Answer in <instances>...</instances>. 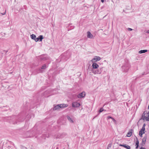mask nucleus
<instances>
[{
    "mask_svg": "<svg viewBox=\"0 0 149 149\" xmlns=\"http://www.w3.org/2000/svg\"><path fill=\"white\" fill-rule=\"evenodd\" d=\"M125 144H120L119 145V146H123V147H125Z\"/></svg>",
    "mask_w": 149,
    "mask_h": 149,
    "instance_id": "c85d7f7f",
    "label": "nucleus"
},
{
    "mask_svg": "<svg viewBox=\"0 0 149 149\" xmlns=\"http://www.w3.org/2000/svg\"><path fill=\"white\" fill-rule=\"evenodd\" d=\"M87 37L88 38H93V36L91 34V32L90 31H88L87 32Z\"/></svg>",
    "mask_w": 149,
    "mask_h": 149,
    "instance_id": "ddd939ff",
    "label": "nucleus"
},
{
    "mask_svg": "<svg viewBox=\"0 0 149 149\" xmlns=\"http://www.w3.org/2000/svg\"><path fill=\"white\" fill-rule=\"evenodd\" d=\"M136 140L135 142V144H136V148L137 149L138 148L139 146V141L138 139L136 138Z\"/></svg>",
    "mask_w": 149,
    "mask_h": 149,
    "instance_id": "dca6fc26",
    "label": "nucleus"
},
{
    "mask_svg": "<svg viewBox=\"0 0 149 149\" xmlns=\"http://www.w3.org/2000/svg\"><path fill=\"white\" fill-rule=\"evenodd\" d=\"M7 121L9 122L10 123L15 124L17 123V122L22 121L25 118V116L20 115L13 116L6 118Z\"/></svg>",
    "mask_w": 149,
    "mask_h": 149,
    "instance_id": "f257e3e1",
    "label": "nucleus"
},
{
    "mask_svg": "<svg viewBox=\"0 0 149 149\" xmlns=\"http://www.w3.org/2000/svg\"><path fill=\"white\" fill-rule=\"evenodd\" d=\"M6 10H5V12L3 13H2L1 14L3 15H5L6 14Z\"/></svg>",
    "mask_w": 149,
    "mask_h": 149,
    "instance_id": "72a5a7b5",
    "label": "nucleus"
},
{
    "mask_svg": "<svg viewBox=\"0 0 149 149\" xmlns=\"http://www.w3.org/2000/svg\"><path fill=\"white\" fill-rule=\"evenodd\" d=\"M107 149H109V148H107Z\"/></svg>",
    "mask_w": 149,
    "mask_h": 149,
    "instance_id": "c03bdc74",
    "label": "nucleus"
},
{
    "mask_svg": "<svg viewBox=\"0 0 149 149\" xmlns=\"http://www.w3.org/2000/svg\"><path fill=\"white\" fill-rule=\"evenodd\" d=\"M133 132V130L132 129L130 130L127 133L126 135V136L128 137H130L132 136Z\"/></svg>",
    "mask_w": 149,
    "mask_h": 149,
    "instance_id": "1a4fd4ad",
    "label": "nucleus"
},
{
    "mask_svg": "<svg viewBox=\"0 0 149 149\" xmlns=\"http://www.w3.org/2000/svg\"><path fill=\"white\" fill-rule=\"evenodd\" d=\"M145 126H146L145 124L144 123V124H143V125L142 127H145Z\"/></svg>",
    "mask_w": 149,
    "mask_h": 149,
    "instance_id": "e433bc0d",
    "label": "nucleus"
},
{
    "mask_svg": "<svg viewBox=\"0 0 149 149\" xmlns=\"http://www.w3.org/2000/svg\"><path fill=\"white\" fill-rule=\"evenodd\" d=\"M65 54H64V55H63H63H61V56H62L63 55L65 56Z\"/></svg>",
    "mask_w": 149,
    "mask_h": 149,
    "instance_id": "a19ab883",
    "label": "nucleus"
},
{
    "mask_svg": "<svg viewBox=\"0 0 149 149\" xmlns=\"http://www.w3.org/2000/svg\"><path fill=\"white\" fill-rule=\"evenodd\" d=\"M80 105V103L77 102H74L72 103V106L73 107H78Z\"/></svg>",
    "mask_w": 149,
    "mask_h": 149,
    "instance_id": "39448f33",
    "label": "nucleus"
},
{
    "mask_svg": "<svg viewBox=\"0 0 149 149\" xmlns=\"http://www.w3.org/2000/svg\"><path fill=\"white\" fill-rule=\"evenodd\" d=\"M104 109H103V108H101L99 110V113H101L102 112L104 111Z\"/></svg>",
    "mask_w": 149,
    "mask_h": 149,
    "instance_id": "b1692460",
    "label": "nucleus"
},
{
    "mask_svg": "<svg viewBox=\"0 0 149 149\" xmlns=\"http://www.w3.org/2000/svg\"><path fill=\"white\" fill-rule=\"evenodd\" d=\"M60 107V108H63L65 107H67L68 106V105L67 104H59Z\"/></svg>",
    "mask_w": 149,
    "mask_h": 149,
    "instance_id": "4468645a",
    "label": "nucleus"
},
{
    "mask_svg": "<svg viewBox=\"0 0 149 149\" xmlns=\"http://www.w3.org/2000/svg\"><path fill=\"white\" fill-rule=\"evenodd\" d=\"M129 31H132V29H131V28H128V29H127Z\"/></svg>",
    "mask_w": 149,
    "mask_h": 149,
    "instance_id": "2f4dec72",
    "label": "nucleus"
},
{
    "mask_svg": "<svg viewBox=\"0 0 149 149\" xmlns=\"http://www.w3.org/2000/svg\"><path fill=\"white\" fill-rule=\"evenodd\" d=\"M145 130V128L144 127H142L141 130L140 131H141L143 132H144V131Z\"/></svg>",
    "mask_w": 149,
    "mask_h": 149,
    "instance_id": "393cba45",
    "label": "nucleus"
},
{
    "mask_svg": "<svg viewBox=\"0 0 149 149\" xmlns=\"http://www.w3.org/2000/svg\"><path fill=\"white\" fill-rule=\"evenodd\" d=\"M93 68L92 69H97L99 67V65L96 63H93L92 65Z\"/></svg>",
    "mask_w": 149,
    "mask_h": 149,
    "instance_id": "9d476101",
    "label": "nucleus"
},
{
    "mask_svg": "<svg viewBox=\"0 0 149 149\" xmlns=\"http://www.w3.org/2000/svg\"><path fill=\"white\" fill-rule=\"evenodd\" d=\"M124 147L127 149H130V146H129L128 145H127L126 144H125V146Z\"/></svg>",
    "mask_w": 149,
    "mask_h": 149,
    "instance_id": "5701e85b",
    "label": "nucleus"
},
{
    "mask_svg": "<svg viewBox=\"0 0 149 149\" xmlns=\"http://www.w3.org/2000/svg\"><path fill=\"white\" fill-rule=\"evenodd\" d=\"M25 6H24V7H25Z\"/></svg>",
    "mask_w": 149,
    "mask_h": 149,
    "instance_id": "37998d69",
    "label": "nucleus"
},
{
    "mask_svg": "<svg viewBox=\"0 0 149 149\" xmlns=\"http://www.w3.org/2000/svg\"><path fill=\"white\" fill-rule=\"evenodd\" d=\"M67 118L69 122L71 123H73L74 121L72 118L70 117L69 116H67Z\"/></svg>",
    "mask_w": 149,
    "mask_h": 149,
    "instance_id": "9b49d317",
    "label": "nucleus"
},
{
    "mask_svg": "<svg viewBox=\"0 0 149 149\" xmlns=\"http://www.w3.org/2000/svg\"><path fill=\"white\" fill-rule=\"evenodd\" d=\"M30 37L32 39L34 40L36 38V36L34 34H32V35H31Z\"/></svg>",
    "mask_w": 149,
    "mask_h": 149,
    "instance_id": "a211bd4d",
    "label": "nucleus"
},
{
    "mask_svg": "<svg viewBox=\"0 0 149 149\" xmlns=\"http://www.w3.org/2000/svg\"><path fill=\"white\" fill-rule=\"evenodd\" d=\"M40 58L41 60H46L48 59V57L45 55L41 56Z\"/></svg>",
    "mask_w": 149,
    "mask_h": 149,
    "instance_id": "2eb2a0df",
    "label": "nucleus"
},
{
    "mask_svg": "<svg viewBox=\"0 0 149 149\" xmlns=\"http://www.w3.org/2000/svg\"><path fill=\"white\" fill-rule=\"evenodd\" d=\"M140 149H146V148L144 147H141Z\"/></svg>",
    "mask_w": 149,
    "mask_h": 149,
    "instance_id": "c9c22d12",
    "label": "nucleus"
},
{
    "mask_svg": "<svg viewBox=\"0 0 149 149\" xmlns=\"http://www.w3.org/2000/svg\"><path fill=\"white\" fill-rule=\"evenodd\" d=\"M47 68V66L46 64H44L40 68H38L35 70L34 72H35L34 74H36L39 73H42L43 72V70Z\"/></svg>",
    "mask_w": 149,
    "mask_h": 149,
    "instance_id": "f03ea898",
    "label": "nucleus"
},
{
    "mask_svg": "<svg viewBox=\"0 0 149 149\" xmlns=\"http://www.w3.org/2000/svg\"><path fill=\"white\" fill-rule=\"evenodd\" d=\"M13 145H14V144L12 142V143H11Z\"/></svg>",
    "mask_w": 149,
    "mask_h": 149,
    "instance_id": "ea45409f",
    "label": "nucleus"
},
{
    "mask_svg": "<svg viewBox=\"0 0 149 149\" xmlns=\"http://www.w3.org/2000/svg\"><path fill=\"white\" fill-rule=\"evenodd\" d=\"M44 135H45V137H49V135L48 134H45Z\"/></svg>",
    "mask_w": 149,
    "mask_h": 149,
    "instance_id": "a878e982",
    "label": "nucleus"
},
{
    "mask_svg": "<svg viewBox=\"0 0 149 149\" xmlns=\"http://www.w3.org/2000/svg\"><path fill=\"white\" fill-rule=\"evenodd\" d=\"M61 138V135H58L57 137H56V139H58V138Z\"/></svg>",
    "mask_w": 149,
    "mask_h": 149,
    "instance_id": "bb28decb",
    "label": "nucleus"
},
{
    "mask_svg": "<svg viewBox=\"0 0 149 149\" xmlns=\"http://www.w3.org/2000/svg\"><path fill=\"white\" fill-rule=\"evenodd\" d=\"M101 1L102 2H104V1L103 0H101Z\"/></svg>",
    "mask_w": 149,
    "mask_h": 149,
    "instance_id": "58836bf2",
    "label": "nucleus"
},
{
    "mask_svg": "<svg viewBox=\"0 0 149 149\" xmlns=\"http://www.w3.org/2000/svg\"><path fill=\"white\" fill-rule=\"evenodd\" d=\"M112 117L111 116H108L107 117V119H110Z\"/></svg>",
    "mask_w": 149,
    "mask_h": 149,
    "instance_id": "473e14b6",
    "label": "nucleus"
},
{
    "mask_svg": "<svg viewBox=\"0 0 149 149\" xmlns=\"http://www.w3.org/2000/svg\"><path fill=\"white\" fill-rule=\"evenodd\" d=\"M147 52V50L146 49L141 50L139 51V52L140 54H142L145 53Z\"/></svg>",
    "mask_w": 149,
    "mask_h": 149,
    "instance_id": "f3484780",
    "label": "nucleus"
},
{
    "mask_svg": "<svg viewBox=\"0 0 149 149\" xmlns=\"http://www.w3.org/2000/svg\"><path fill=\"white\" fill-rule=\"evenodd\" d=\"M103 67H101L99 69H98L97 70H95L94 69H92V71L93 73L94 74H100L102 71L103 70Z\"/></svg>",
    "mask_w": 149,
    "mask_h": 149,
    "instance_id": "20e7f679",
    "label": "nucleus"
},
{
    "mask_svg": "<svg viewBox=\"0 0 149 149\" xmlns=\"http://www.w3.org/2000/svg\"><path fill=\"white\" fill-rule=\"evenodd\" d=\"M111 144H109L107 148H110L111 147Z\"/></svg>",
    "mask_w": 149,
    "mask_h": 149,
    "instance_id": "7c9ffc66",
    "label": "nucleus"
},
{
    "mask_svg": "<svg viewBox=\"0 0 149 149\" xmlns=\"http://www.w3.org/2000/svg\"><path fill=\"white\" fill-rule=\"evenodd\" d=\"M101 59V58L99 56H95L93 59L91 61L92 62H95L97 61H99Z\"/></svg>",
    "mask_w": 149,
    "mask_h": 149,
    "instance_id": "6e6552de",
    "label": "nucleus"
},
{
    "mask_svg": "<svg viewBox=\"0 0 149 149\" xmlns=\"http://www.w3.org/2000/svg\"><path fill=\"white\" fill-rule=\"evenodd\" d=\"M60 108V107L59 105V104L57 105L56 106H55L53 108V110L55 111L56 110H58Z\"/></svg>",
    "mask_w": 149,
    "mask_h": 149,
    "instance_id": "f8f14e48",
    "label": "nucleus"
},
{
    "mask_svg": "<svg viewBox=\"0 0 149 149\" xmlns=\"http://www.w3.org/2000/svg\"><path fill=\"white\" fill-rule=\"evenodd\" d=\"M147 139V136H146L144 137L143 139L142 142L144 143L145 144V143L146 141V139Z\"/></svg>",
    "mask_w": 149,
    "mask_h": 149,
    "instance_id": "6ab92c4d",
    "label": "nucleus"
},
{
    "mask_svg": "<svg viewBox=\"0 0 149 149\" xmlns=\"http://www.w3.org/2000/svg\"><path fill=\"white\" fill-rule=\"evenodd\" d=\"M113 118L112 117H111V119L112 120L113 119Z\"/></svg>",
    "mask_w": 149,
    "mask_h": 149,
    "instance_id": "79ce46f5",
    "label": "nucleus"
},
{
    "mask_svg": "<svg viewBox=\"0 0 149 149\" xmlns=\"http://www.w3.org/2000/svg\"><path fill=\"white\" fill-rule=\"evenodd\" d=\"M39 40L38 37L37 38H36L35 40L36 42H37Z\"/></svg>",
    "mask_w": 149,
    "mask_h": 149,
    "instance_id": "cd10ccee",
    "label": "nucleus"
},
{
    "mask_svg": "<svg viewBox=\"0 0 149 149\" xmlns=\"http://www.w3.org/2000/svg\"><path fill=\"white\" fill-rule=\"evenodd\" d=\"M86 95L85 93L84 92H83L77 95V97L78 98H81L85 97Z\"/></svg>",
    "mask_w": 149,
    "mask_h": 149,
    "instance_id": "0eeeda50",
    "label": "nucleus"
},
{
    "mask_svg": "<svg viewBox=\"0 0 149 149\" xmlns=\"http://www.w3.org/2000/svg\"><path fill=\"white\" fill-rule=\"evenodd\" d=\"M145 112H144L142 114V116L143 117V116H144V119H145L147 121H149V111L148 113L146 114L147 116H145Z\"/></svg>",
    "mask_w": 149,
    "mask_h": 149,
    "instance_id": "423d86ee",
    "label": "nucleus"
},
{
    "mask_svg": "<svg viewBox=\"0 0 149 149\" xmlns=\"http://www.w3.org/2000/svg\"><path fill=\"white\" fill-rule=\"evenodd\" d=\"M146 33H149V30L147 31L146 32Z\"/></svg>",
    "mask_w": 149,
    "mask_h": 149,
    "instance_id": "4c0bfd02",
    "label": "nucleus"
},
{
    "mask_svg": "<svg viewBox=\"0 0 149 149\" xmlns=\"http://www.w3.org/2000/svg\"><path fill=\"white\" fill-rule=\"evenodd\" d=\"M74 28V26H69L68 28V31H69L70 30H72V29H73Z\"/></svg>",
    "mask_w": 149,
    "mask_h": 149,
    "instance_id": "aec40b11",
    "label": "nucleus"
},
{
    "mask_svg": "<svg viewBox=\"0 0 149 149\" xmlns=\"http://www.w3.org/2000/svg\"><path fill=\"white\" fill-rule=\"evenodd\" d=\"M112 120L115 123H116V120L114 118Z\"/></svg>",
    "mask_w": 149,
    "mask_h": 149,
    "instance_id": "c756f323",
    "label": "nucleus"
},
{
    "mask_svg": "<svg viewBox=\"0 0 149 149\" xmlns=\"http://www.w3.org/2000/svg\"><path fill=\"white\" fill-rule=\"evenodd\" d=\"M130 67V65L128 63L124 64L122 66V71L124 72H127Z\"/></svg>",
    "mask_w": 149,
    "mask_h": 149,
    "instance_id": "7ed1b4c3",
    "label": "nucleus"
},
{
    "mask_svg": "<svg viewBox=\"0 0 149 149\" xmlns=\"http://www.w3.org/2000/svg\"><path fill=\"white\" fill-rule=\"evenodd\" d=\"M39 39L40 41H42V40L43 39V36L42 35H40L38 36Z\"/></svg>",
    "mask_w": 149,
    "mask_h": 149,
    "instance_id": "412c9836",
    "label": "nucleus"
},
{
    "mask_svg": "<svg viewBox=\"0 0 149 149\" xmlns=\"http://www.w3.org/2000/svg\"><path fill=\"white\" fill-rule=\"evenodd\" d=\"M30 115L29 116L28 115L26 117V118H30Z\"/></svg>",
    "mask_w": 149,
    "mask_h": 149,
    "instance_id": "f704fd0d",
    "label": "nucleus"
},
{
    "mask_svg": "<svg viewBox=\"0 0 149 149\" xmlns=\"http://www.w3.org/2000/svg\"><path fill=\"white\" fill-rule=\"evenodd\" d=\"M145 133V132H143L141 131H140L139 132V135L141 137H142V135L143 134Z\"/></svg>",
    "mask_w": 149,
    "mask_h": 149,
    "instance_id": "4be33fe9",
    "label": "nucleus"
}]
</instances>
